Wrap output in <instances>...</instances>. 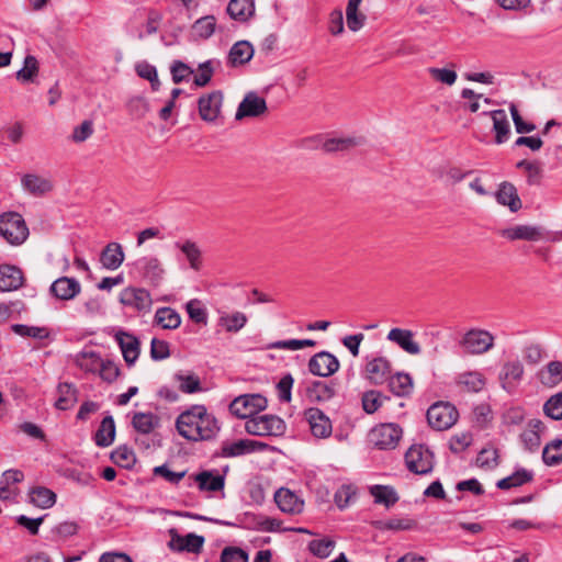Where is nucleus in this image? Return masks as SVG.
Here are the masks:
<instances>
[{
  "label": "nucleus",
  "instance_id": "obj_1",
  "mask_svg": "<svg viewBox=\"0 0 562 562\" xmlns=\"http://www.w3.org/2000/svg\"><path fill=\"white\" fill-rule=\"evenodd\" d=\"M176 427L180 436L190 441L210 440L220 430L216 418L207 413L204 405H193L181 413Z\"/></svg>",
  "mask_w": 562,
  "mask_h": 562
},
{
  "label": "nucleus",
  "instance_id": "obj_2",
  "mask_svg": "<svg viewBox=\"0 0 562 562\" xmlns=\"http://www.w3.org/2000/svg\"><path fill=\"white\" fill-rule=\"evenodd\" d=\"M0 235L11 245H21L29 236V228L19 213L10 212L0 216Z\"/></svg>",
  "mask_w": 562,
  "mask_h": 562
},
{
  "label": "nucleus",
  "instance_id": "obj_3",
  "mask_svg": "<svg viewBox=\"0 0 562 562\" xmlns=\"http://www.w3.org/2000/svg\"><path fill=\"white\" fill-rule=\"evenodd\" d=\"M494 336L485 329L472 328L459 341L462 350L472 356L484 355L494 347Z\"/></svg>",
  "mask_w": 562,
  "mask_h": 562
},
{
  "label": "nucleus",
  "instance_id": "obj_4",
  "mask_svg": "<svg viewBox=\"0 0 562 562\" xmlns=\"http://www.w3.org/2000/svg\"><path fill=\"white\" fill-rule=\"evenodd\" d=\"M267 407V398L260 394H244L229 404V412L241 419H250Z\"/></svg>",
  "mask_w": 562,
  "mask_h": 562
},
{
  "label": "nucleus",
  "instance_id": "obj_5",
  "mask_svg": "<svg viewBox=\"0 0 562 562\" xmlns=\"http://www.w3.org/2000/svg\"><path fill=\"white\" fill-rule=\"evenodd\" d=\"M245 429L252 436H280L285 430V424L276 415H256L246 422Z\"/></svg>",
  "mask_w": 562,
  "mask_h": 562
},
{
  "label": "nucleus",
  "instance_id": "obj_6",
  "mask_svg": "<svg viewBox=\"0 0 562 562\" xmlns=\"http://www.w3.org/2000/svg\"><path fill=\"white\" fill-rule=\"evenodd\" d=\"M137 274L149 285L159 286L165 279L166 269L156 256H144L134 262Z\"/></svg>",
  "mask_w": 562,
  "mask_h": 562
},
{
  "label": "nucleus",
  "instance_id": "obj_7",
  "mask_svg": "<svg viewBox=\"0 0 562 562\" xmlns=\"http://www.w3.org/2000/svg\"><path fill=\"white\" fill-rule=\"evenodd\" d=\"M457 408L448 402H437L427 411V420L431 428L446 430L452 427L458 420Z\"/></svg>",
  "mask_w": 562,
  "mask_h": 562
},
{
  "label": "nucleus",
  "instance_id": "obj_8",
  "mask_svg": "<svg viewBox=\"0 0 562 562\" xmlns=\"http://www.w3.org/2000/svg\"><path fill=\"white\" fill-rule=\"evenodd\" d=\"M431 451L423 445L412 446L405 454V463L411 472L428 474L434 468Z\"/></svg>",
  "mask_w": 562,
  "mask_h": 562
},
{
  "label": "nucleus",
  "instance_id": "obj_9",
  "mask_svg": "<svg viewBox=\"0 0 562 562\" xmlns=\"http://www.w3.org/2000/svg\"><path fill=\"white\" fill-rule=\"evenodd\" d=\"M402 436V429L395 424H382L370 432L371 442L379 449H393Z\"/></svg>",
  "mask_w": 562,
  "mask_h": 562
},
{
  "label": "nucleus",
  "instance_id": "obj_10",
  "mask_svg": "<svg viewBox=\"0 0 562 562\" xmlns=\"http://www.w3.org/2000/svg\"><path fill=\"white\" fill-rule=\"evenodd\" d=\"M304 419L308 424L311 434L315 438L325 439L333 432V424L329 417L317 407L304 411Z\"/></svg>",
  "mask_w": 562,
  "mask_h": 562
},
{
  "label": "nucleus",
  "instance_id": "obj_11",
  "mask_svg": "<svg viewBox=\"0 0 562 562\" xmlns=\"http://www.w3.org/2000/svg\"><path fill=\"white\" fill-rule=\"evenodd\" d=\"M338 369V359L327 351L314 355L308 361V370L313 375L327 378L337 372Z\"/></svg>",
  "mask_w": 562,
  "mask_h": 562
},
{
  "label": "nucleus",
  "instance_id": "obj_12",
  "mask_svg": "<svg viewBox=\"0 0 562 562\" xmlns=\"http://www.w3.org/2000/svg\"><path fill=\"white\" fill-rule=\"evenodd\" d=\"M170 540L168 547L172 551L177 552H191L199 553L203 547L204 538L202 536H198L195 533H188L187 536H181L178 533L176 529L169 530Z\"/></svg>",
  "mask_w": 562,
  "mask_h": 562
},
{
  "label": "nucleus",
  "instance_id": "obj_13",
  "mask_svg": "<svg viewBox=\"0 0 562 562\" xmlns=\"http://www.w3.org/2000/svg\"><path fill=\"white\" fill-rule=\"evenodd\" d=\"M222 104L223 93L218 90L201 95L198 101L201 119L205 122H214L221 114Z\"/></svg>",
  "mask_w": 562,
  "mask_h": 562
},
{
  "label": "nucleus",
  "instance_id": "obj_14",
  "mask_svg": "<svg viewBox=\"0 0 562 562\" xmlns=\"http://www.w3.org/2000/svg\"><path fill=\"white\" fill-rule=\"evenodd\" d=\"M267 102L255 92L245 95L238 105L235 119L240 121L244 117H258L267 112Z\"/></svg>",
  "mask_w": 562,
  "mask_h": 562
},
{
  "label": "nucleus",
  "instance_id": "obj_15",
  "mask_svg": "<svg viewBox=\"0 0 562 562\" xmlns=\"http://www.w3.org/2000/svg\"><path fill=\"white\" fill-rule=\"evenodd\" d=\"M524 376V366L522 363L516 359V360H508L506 361L501 371H499V381L502 384V387L508 392L512 393L518 385V383L521 381Z\"/></svg>",
  "mask_w": 562,
  "mask_h": 562
},
{
  "label": "nucleus",
  "instance_id": "obj_16",
  "mask_svg": "<svg viewBox=\"0 0 562 562\" xmlns=\"http://www.w3.org/2000/svg\"><path fill=\"white\" fill-rule=\"evenodd\" d=\"M120 301L126 306H131L138 312H148L153 300L149 292L140 288H127L122 291Z\"/></svg>",
  "mask_w": 562,
  "mask_h": 562
},
{
  "label": "nucleus",
  "instance_id": "obj_17",
  "mask_svg": "<svg viewBox=\"0 0 562 562\" xmlns=\"http://www.w3.org/2000/svg\"><path fill=\"white\" fill-rule=\"evenodd\" d=\"M81 291L79 281L75 278L60 277L49 288L50 294L60 301L74 300Z\"/></svg>",
  "mask_w": 562,
  "mask_h": 562
},
{
  "label": "nucleus",
  "instance_id": "obj_18",
  "mask_svg": "<svg viewBox=\"0 0 562 562\" xmlns=\"http://www.w3.org/2000/svg\"><path fill=\"white\" fill-rule=\"evenodd\" d=\"M391 374V362L384 357H375L368 361L366 366V376L372 384H383L390 379Z\"/></svg>",
  "mask_w": 562,
  "mask_h": 562
},
{
  "label": "nucleus",
  "instance_id": "obj_19",
  "mask_svg": "<svg viewBox=\"0 0 562 562\" xmlns=\"http://www.w3.org/2000/svg\"><path fill=\"white\" fill-rule=\"evenodd\" d=\"M493 122L494 143L502 145L510 138L512 130L507 113L503 109L484 112Z\"/></svg>",
  "mask_w": 562,
  "mask_h": 562
},
{
  "label": "nucleus",
  "instance_id": "obj_20",
  "mask_svg": "<svg viewBox=\"0 0 562 562\" xmlns=\"http://www.w3.org/2000/svg\"><path fill=\"white\" fill-rule=\"evenodd\" d=\"M387 340L396 344L402 350L408 355H419L422 348L417 341L414 340V333L409 329L392 328L386 336Z\"/></svg>",
  "mask_w": 562,
  "mask_h": 562
},
{
  "label": "nucleus",
  "instance_id": "obj_21",
  "mask_svg": "<svg viewBox=\"0 0 562 562\" xmlns=\"http://www.w3.org/2000/svg\"><path fill=\"white\" fill-rule=\"evenodd\" d=\"M504 238L509 240H529L537 241L540 239H544L543 229L539 226L532 225H516L514 227L505 228L501 232Z\"/></svg>",
  "mask_w": 562,
  "mask_h": 562
},
{
  "label": "nucleus",
  "instance_id": "obj_22",
  "mask_svg": "<svg viewBox=\"0 0 562 562\" xmlns=\"http://www.w3.org/2000/svg\"><path fill=\"white\" fill-rule=\"evenodd\" d=\"M24 284L23 271L12 265L0 266V291L10 292L22 288Z\"/></svg>",
  "mask_w": 562,
  "mask_h": 562
},
{
  "label": "nucleus",
  "instance_id": "obj_23",
  "mask_svg": "<svg viewBox=\"0 0 562 562\" xmlns=\"http://www.w3.org/2000/svg\"><path fill=\"white\" fill-rule=\"evenodd\" d=\"M278 507L288 514H299L303 509V501L289 488H280L274 494Z\"/></svg>",
  "mask_w": 562,
  "mask_h": 562
},
{
  "label": "nucleus",
  "instance_id": "obj_24",
  "mask_svg": "<svg viewBox=\"0 0 562 562\" xmlns=\"http://www.w3.org/2000/svg\"><path fill=\"white\" fill-rule=\"evenodd\" d=\"M115 338L120 345L123 358L128 366L135 363L139 356V341L138 339L127 333L119 331Z\"/></svg>",
  "mask_w": 562,
  "mask_h": 562
},
{
  "label": "nucleus",
  "instance_id": "obj_25",
  "mask_svg": "<svg viewBox=\"0 0 562 562\" xmlns=\"http://www.w3.org/2000/svg\"><path fill=\"white\" fill-rule=\"evenodd\" d=\"M546 426L540 419H531L528 422L527 428L520 435V439L526 449L535 451L541 443V434Z\"/></svg>",
  "mask_w": 562,
  "mask_h": 562
},
{
  "label": "nucleus",
  "instance_id": "obj_26",
  "mask_svg": "<svg viewBox=\"0 0 562 562\" xmlns=\"http://www.w3.org/2000/svg\"><path fill=\"white\" fill-rule=\"evenodd\" d=\"M189 481L198 484L200 491L217 492L224 487V476L213 474L211 471H202L196 474H191Z\"/></svg>",
  "mask_w": 562,
  "mask_h": 562
},
{
  "label": "nucleus",
  "instance_id": "obj_27",
  "mask_svg": "<svg viewBox=\"0 0 562 562\" xmlns=\"http://www.w3.org/2000/svg\"><path fill=\"white\" fill-rule=\"evenodd\" d=\"M496 200L499 204L508 206L512 212H517L521 209V200L515 186L510 182L505 181L499 184Z\"/></svg>",
  "mask_w": 562,
  "mask_h": 562
},
{
  "label": "nucleus",
  "instance_id": "obj_28",
  "mask_svg": "<svg viewBox=\"0 0 562 562\" xmlns=\"http://www.w3.org/2000/svg\"><path fill=\"white\" fill-rule=\"evenodd\" d=\"M305 396L311 403L327 402L335 396V387L323 381H313L306 386Z\"/></svg>",
  "mask_w": 562,
  "mask_h": 562
},
{
  "label": "nucleus",
  "instance_id": "obj_29",
  "mask_svg": "<svg viewBox=\"0 0 562 562\" xmlns=\"http://www.w3.org/2000/svg\"><path fill=\"white\" fill-rule=\"evenodd\" d=\"M266 445L255 440L241 439L226 443L222 448V454L226 458L238 457L265 448Z\"/></svg>",
  "mask_w": 562,
  "mask_h": 562
},
{
  "label": "nucleus",
  "instance_id": "obj_30",
  "mask_svg": "<svg viewBox=\"0 0 562 562\" xmlns=\"http://www.w3.org/2000/svg\"><path fill=\"white\" fill-rule=\"evenodd\" d=\"M100 261L108 270H116L124 261V251L120 244L110 243L101 252Z\"/></svg>",
  "mask_w": 562,
  "mask_h": 562
},
{
  "label": "nucleus",
  "instance_id": "obj_31",
  "mask_svg": "<svg viewBox=\"0 0 562 562\" xmlns=\"http://www.w3.org/2000/svg\"><path fill=\"white\" fill-rule=\"evenodd\" d=\"M456 383L464 391L477 393L483 390L486 380L479 371H468L458 374Z\"/></svg>",
  "mask_w": 562,
  "mask_h": 562
},
{
  "label": "nucleus",
  "instance_id": "obj_32",
  "mask_svg": "<svg viewBox=\"0 0 562 562\" xmlns=\"http://www.w3.org/2000/svg\"><path fill=\"white\" fill-rule=\"evenodd\" d=\"M254 56V47L247 41L235 43L228 54V63L233 67L247 64Z\"/></svg>",
  "mask_w": 562,
  "mask_h": 562
},
{
  "label": "nucleus",
  "instance_id": "obj_33",
  "mask_svg": "<svg viewBox=\"0 0 562 562\" xmlns=\"http://www.w3.org/2000/svg\"><path fill=\"white\" fill-rule=\"evenodd\" d=\"M228 15L239 22H246L255 13L252 0H231L226 9Z\"/></svg>",
  "mask_w": 562,
  "mask_h": 562
},
{
  "label": "nucleus",
  "instance_id": "obj_34",
  "mask_svg": "<svg viewBox=\"0 0 562 562\" xmlns=\"http://www.w3.org/2000/svg\"><path fill=\"white\" fill-rule=\"evenodd\" d=\"M77 389L67 382L59 383L57 386V398L55 407L60 411H67L75 406L77 403Z\"/></svg>",
  "mask_w": 562,
  "mask_h": 562
},
{
  "label": "nucleus",
  "instance_id": "obj_35",
  "mask_svg": "<svg viewBox=\"0 0 562 562\" xmlns=\"http://www.w3.org/2000/svg\"><path fill=\"white\" fill-rule=\"evenodd\" d=\"M115 438V424L112 416H105L94 435V442L98 447H109Z\"/></svg>",
  "mask_w": 562,
  "mask_h": 562
},
{
  "label": "nucleus",
  "instance_id": "obj_36",
  "mask_svg": "<svg viewBox=\"0 0 562 562\" xmlns=\"http://www.w3.org/2000/svg\"><path fill=\"white\" fill-rule=\"evenodd\" d=\"M154 321L164 329H176L181 325L180 314L171 307H159Z\"/></svg>",
  "mask_w": 562,
  "mask_h": 562
},
{
  "label": "nucleus",
  "instance_id": "obj_37",
  "mask_svg": "<svg viewBox=\"0 0 562 562\" xmlns=\"http://www.w3.org/2000/svg\"><path fill=\"white\" fill-rule=\"evenodd\" d=\"M30 502L36 507L47 509L56 503V494L44 486H36L30 490Z\"/></svg>",
  "mask_w": 562,
  "mask_h": 562
},
{
  "label": "nucleus",
  "instance_id": "obj_38",
  "mask_svg": "<svg viewBox=\"0 0 562 562\" xmlns=\"http://www.w3.org/2000/svg\"><path fill=\"white\" fill-rule=\"evenodd\" d=\"M176 247L186 256L191 269L194 271H199L201 269L202 252L196 243L188 239L183 243H176Z\"/></svg>",
  "mask_w": 562,
  "mask_h": 562
},
{
  "label": "nucleus",
  "instance_id": "obj_39",
  "mask_svg": "<svg viewBox=\"0 0 562 562\" xmlns=\"http://www.w3.org/2000/svg\"><path fill=\"white\" fill-rule=\"evenodd\" d=\"M362 0H349L346 8V21L350 31L357 32L363 27L367 20L366 15L359 12V5Z\"/></svg>",
  "mask_w": 562,
  "mask_h": 562
},
{
  "label": "nucleus",
  "instance_id": "obj_40",
  "mask_svg": "<svg viewBox=\"0 0 562 562\" xmlns=\"http://www.w3.org/2000/svg\"><path fill=\"white\" fill-rule=\"evenodd\" d=\"M23 188L32 194L42 195L53 189L52 182L36 175H25L22 178Z\"/></svg>",
  "mask_w": 562,
  "mask_h": 562
},
{
  "label": "nucleus",
  "instance_id": "obj_41",
  "mask_svg": "<svg viewBox=\"0 0 562 562\" xmlns=\"http://www.w3.org/2000/svg\"><path fill=\"white\" fill-rule=\"evenodd\" d=\"M533 479V473L526 469H518L512 475L499 480L496 486L499 490H509L512 487L521 486Z\"/></svg>",
  "mask_w": 562,
  "mask_h": 562
},
{
  "label": "nucleus",
  "instance_id": "obj_42",
  "mask_svg": "<svg viewBox=\"0 0 562 562\" xmlns=\"http://www.w3.org/2000/svg\"><path fill=\"white\" fill-rule=\"evenodd\" d=\"M247 316L241 312L223 313L218 317V325L228 333H237L247 324Z\"/></svg>",
  "mask_w": 562,
  "mask_h": 562
},
{
  "label": "nucleus",
  "instance_id": "obj_43",
  "mask_svg": "<svg viewBox=\"0 0 562 562\" xmlns=\"http://www.w3.org/2000/svg\"><path fill=\"white\" fill-rule=\"evenodd\" d=\"M540 382L549 387L558 385L562 381V362L551 361L539 373Z\"/></svg>",
  "mask_w": 562,
  "mask_h": 562
},
{
  "label": "nucleus",
  "instance_id": "obj_44",
  "mask_svg": "<svg viewBox=\"0 0 562 562\" xmlns=\"http://www.w3.org/2000/svg\"><path fill=\"white\" fill-rule=\"evenodd\" d=\"M362 144L361 138L357 137H337L329 138L323 143V149L326 153L345 151Z\"/></svg>",
  "mask_w": 562,
  "mask_h": 562
},
{
  "label": "nucleus",
  "instance_id": "obj_45",
  "mask_svg": "<svg viewBox=\"0 0 562 562\" xmlns=\"http://www.w3.org/2000/svg\"><path fill=\"white\" fill-rule=\"evenodd\" d=\"M387 382L391 392L397 396H406L412 392L413 382L407 373L391 375Z\"/></svg>",
  "mask_w": 562,
  "mask_h": 562
},
{
  "label": "nucleus",
  "instance_id": "obj_46",
  "mask_svg": "<svg viewBox=\"0 0 562 562\" xmlns=\"http://www.w3.org/2000/svg\"><path fill=\"white\" fill-rule=\"evenodd\" d=\"M173 379L182 393L192 394L202 391L200 379L194 373L178 372L173 375Z\"/></svg>",
  "mask_w": 562,
  "mask_h": 562
},
{
  "label": "nucleus",
  "instance_id": "obj_47",
  "mask_svg": "<svg viewBox=\"0 0 562 562\" xmlns=\"http://www.w3.org/2000/svg\"><path fill=\"white\" fill-rule=\"evenodd\" d=\"M111 460L121 468L132 469L136 463V456L132 448L124 445L112 451Z\"/></svg>",
  "mask_w": 562,
  "mask_h": 562
},
{
  "label": "nucleus",
  "instance_id": "obj_48",
  "mask_svg": "<svg viewBox=\"0 0 562 562\" xmlns=\"http://www.w3.org/2000/svg\"><path fill=\"white\" fill-rule=\"evenodd\" d=\"M542 460L547 465L553 467L562 462V440L554 439L548 442L542 451Z\"/></svg>",
  "mask_w": 562,
  "mask_h": 562
},
{
  "label": "nucleus",
  "instance_id": "obj_49",
  "mask_svg": "<svg viewBox=\"0 0 562 562\" xmlns=\"http://www.w3.org/2000/svg\"><path fill=\"white\" fill-rule=\"evenodd\" d=\"M77 366L86 372H98L102 366V359L94 351H82L76 357Z\"/></svg>",
  "mask_w": 562,
  "mask_h": 562
},
{
  "label": "nucleus",
  "instance_id": "obj_50",
  "mask_svg": "<svg viewBox=\"0 0 562 562\" xmlns=\"http://www.w3.org/2000/svg\"><path fill=\"white\" fill-rule=\"evenodd\" d=\"M132 424L138 432L149 434L158 425V418L151 413H136Z\"/></svg>",
  "mask_w": 562,
  "mask_h": 562
},
{
  "label": "nucleus",
  "instance_id": "obj_51",
  "mask_svg": "<svg viewBox=\"0 0 562 562\" xmlns=\"http://www.w3.org/2000/svg\"><path fill=\"white\" fill-rule=\"evenodd\" d=\"M215 27V18L213 15H205L194 22L192 31L200 38H209L213 35Z\"/></svg>",
  "mask_w": 562,
  "mask_h": 562
},
{
  "label": "nucleus",
  "instance_id": "obj_52",
  "mask_svg": "<svg viewBox=\"0 0 562 562\" xmlns=\"http://www.w3.org/2000/svg\"><path fill=\"white\" fill-rule=\"evenodd\" d=\"M371 495L374 497L375 503L383 504L386 507L394 505L398 497L392 487L375 485L371 487Z\"/></svg>",
  "mask_w": 562,
  "mask_h": 562
},
{
  "label": "nucleus",
  "instance_id": "obj_53",
  "mask_svg": "<svg viewBox=\"0 0 562 562\" xmlns=\"http://www.w3.org/2000/svg\"><path fill=\"white\" fill-rule=\"evenodd\" d=\"M136 74L150 82L151 89L157 91L160 87V81L158 79L157 69L155 66L148 64L147 61H140L135 66Z\"/></svg>",
  "mask_w": 562,
  "mask_h": 562
},
{
  "label": "nucleus",
  "instance_id": "obj_54",
  "mask_svg": "<svg viewBox=\"0 0 562 562\" xmlns=\"http://www.w3.org/2000/svg\"><path fill=\"white\" fill-rule=\"evenodd\" d=\"M189 317L196 324L205 325L207 323V312L202 302L198 299L190 300L186 304Z\"/></svg>",
  "mask_w": 562,
  "mask_h": 562
},
{
  "label": "nucleus",
  "instance_id": "obj_55",
  "mask_svg": "<svg viewBox=\"0 0 562 562\" xmlns=\"http://www.w3.org/2000/svg\"><path fill=\"white\" fill-rule=\"evenodd\" d=\"M335 548V541L328 538L315 539L308 543V550L317 558L325 559Z\"/></svg>",
  "mask_w": 562,
  "mask_h": 562
},
{
  "label": "nucleus",
  "instance_id": "obj_56",
  "mask_svg": "<svg viewBox=\"0 0 562 562\" xmlns=\"http://www.w3.org/2000/svg\"><path fill=\"white\" fill-rule=\"evenodd\" d=\"M12 330L22 337H32L36 339H45L49 335L46 327L27 326L23 324L12 325Z\"/></svg>",
  "mask_w": 562,
  "mask_h": 562
},
{
  "label": "nucleus",
  "instance_id": "obj_57",
  "mask_svg": "<svg viewBox=\"0 0 562 562\" xmlns=\"http://www.w3.org/2000/svg\"><path fill=\"white\" fill-rule=\"evenodd\" d=\"M361 402L363 411L373 414L382 406L383 398L379 391L370 390L362 394Z\"/></svg>",
  "mask_w": 562,
  "mask_h": 562
},
{
  "label": "nucleus",
  "instance_id": "obj_58",
  "mask_svg": "<svg viewBox=\"0 0 562 562\" xmlns=\"http://www.w3.org/2000/svg\"><path fill=\"white\" fill-rule=\"evenodd\" d=\"M544 414L554 419H562V391L552 395L543 405Z\"/></svg>",
  "mask_w": 562,
  "mask_h": 562
},
{
  "label": "nucleus",
  "instance_id": "obj_59",
  "mask_svg": "<svg viewBox=\"0 0 562 562\" xmlns=\"http://www.w3.org/2000/svg\"><path fill=\"white\" fill-rule=\"evenodd\" d=\"M477 467L482 469H494L498 464V452L494 448L482 449L476 458Z\"/></svg>",
  "mask_w": 562,
  "mask_h": 562
},
{
  "label": "nucleus",
  "instance_id": "obj_60",
  "mask_svg": "<svg viewBox=\"0 0 562 562\" xmlns=\"http://www.w3.org/2000/svg\"><path fill=\"white\" fill-rule=\"evenodd\" d=\"M170 72L172 81L175 83H181L190 78L194 74V70L181 60H175L170 66Z\"/></svg>",
  "mask_w": 562,
  "mask_h": 562
},
{
  "label": "nucleus",
  "instance_id": "obj_61",
  "mask_svg": "<svg viewBox=\"0 0 562 562\" xmlns=\"http://www.w3.org/2000/svg\"><path fill=\"white\" fill-rule=\"evenodd\" d=\"M214 66L212 60H206L199 65L198 74L194 76L193 82L196 87H205L212 79Z\"/></svg>",
  "mask_w": 562,
  "mask_h": 562
},
{
  "label": "nucleus",
  "instance_id": "obj_62",
  "mask_svg": "<svg viewBox=\"0 0 562 562\" xmlns=\"http://www.w3.org/2000/svg\"><path fill=\"white\" fill-rule=\"evenodd\" d=\"M38 65L34 56L29 55L24 59V66L16 72V78L22 81H32L37 75Z\"/></svg>",
  "mask_w": 562,
  "mask_h": 562
},
{
  "label": "nucleus",
  "instance_id": "obj_63",
  "mask_svg": "<svg viewBox=\"0 0 562 562\" xmlns=\"http://www.w3.org/2000/svg\"><path fill=\"white\" fill-rule=\"evenodd\" d=\"M428 72L434 80L447 86H452L458 78L457 72L453 69L431 67L428 68Z\"/></svg>",
  "mask_w": 562,
  "mask_h": 562
},
{
  "label": "nucleus",
  "instance_id": "obj_64",
  "mask_svg": "<svg viewBox=\"0 0 562 562\" xmlns=\"http://www.w3.org/2000/svg\"><path fill=\"white\" fill-rule=\"evenodd\" d=\"M221 562H248V554L240 548L226 547L221 553Z\"/></svg>",
  "mask_w": 562,
  "mask_h": 562
}]
</instances>
